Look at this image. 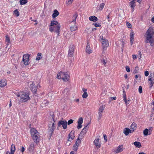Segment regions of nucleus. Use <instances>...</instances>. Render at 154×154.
Wrapping results in <instances>:
<instances>
[{
    "mask_svg": "<svg viewBox=\"0 0 154 154\" xmlns=\"http://www.w3.org/2000/svg\"><path fill=\"white\" fill-rule=\"evenodd\" d=\"M154 34V30L151 27H149L145 34V42L146 43H149L152 46H153L154 45V39L153 37Z\"/></svg>",
    "mask_w": 154,
    "mask_h": 154,
    "instance_id": "1",
    "label": "nucleus"
},
{
    "mask_svg": "<svg viewBox=\"0 0 154 154\" xmlns=\"http://www.w3.org/2000/svg\"><path fill=\"white\" fill-rule=\"evenodd\" d=\"M54 113L53 112H51L50 115L49 116V118L51 120H52V121L50 122V124H49L48 125V137H49V139H51L54 130V125L55 122V121L54 120Z\"/></svg>",
    "mask_w": 154,
    "mask_h": 154,
    "instance_id": "2",
    "label": "nucleus"
},
{
    "mask_svg": "<svg viewBox=\"0 0 154 154\" xmlns=\"http://www.w3.org/2000/svg\"><path fill=\"white\" fill-rule=\"evenodd\" d=\"M16 95L18 97V100L20 102H25L30 99L29 94L25 92H21L18 94H17Z\"/></svg>",
    "mask_w": 154,
    "mask_h": 154,
    "instance_id": "3",
    "label": "nucleus"
},
{
    "mask_svg": "<svg viewBox=\"0 0 154 154\" xmlns=\"http://www.w3.org/2000/svg\"><path fill=\"white\" fill-rule=\"evenodd\" d=\"M31 133L34 142L36 144L38 143L39 142V133L36 129L32 128L31 129Z\"/></svg>",
    "mask_w": 154,
    "mask_h": 154,
    "instance_id": "4",
    "label": "nucleus"
},
{
    "mask_svg": "<svg viewBox=\"0 0 154 154\" xmlns=\"http://www.w3.org/2000/svg\"><path fill=\"white\" fill-rule=\"evenodd\" d=\"M60 28V24H58L56 26H49V28L50 31L51 32H53L54 30L55 32L58 33V35H59Z\"/></svg>",
    "mask_w": 154,
    "mask_h": 154,
    "instance_id": "5",
    "label": "nucleus"
},
{
    "mask_svg": "<svg viewBox=\"0 0 154 154\" xmlns=\"http://www.w3.org/2000/svg\"><path fill=\"white\" fill-rule=\"evenodd\" d=\"M77 16V15L76 14H75L73 16V20L72 21L71 23H73L74 25L70 26V29L71 31H74L76 30L77 29L76 25H75V23Z\"/></svg>",
    "mask_w": 154,
    "mask_h": 154,
    "instance_id": "6",
    "label": "nucleus"
},
{
    "mask_svg": "<svg viewBox=\"0 0 154 154\" xmlns=\"http://www.w3.org/2000/svg\"><path fill=\"white\" fill-rule=\"evenodd\" d=\"M29 55L28 54H25L23 55L22 61L23 62V63L25 65H29Z\"/></svg>",
    "mask_w": 154,
    "mask_h": 154,
    "instance_id": "7",
    "label": "nucleus"
},
{
    "mask_svg": "<svg viewBox=\"0 0 154 154\" xmlns=\"http://www.w3.org/2000/svg\"><path fill=\"white\" fill-rule=\"evenodd\" d=\"M61 79L64 81H68L69 78V76L67 72H61Z\"/></svg>",
    "mask_w": 154,
    "mask_h": 154,
    "instance_id": "8",
    "label": "nucleus"
},
{
    "mask_svg": "<svg viewBox=\"0 0 154 154\" xmlns=\"http://www.w3.org/2000/svg\"><path fill=\"white\" fill-rule=\"evenodd\" d=\"M67 122L66 121L63 120V119L60 121L58 124V127H60L62 126L63 128L65 129L67 128Z\"/></svg>",
    "mask_w": 154,
    "mask_h": 154,
    "instance_id": "9",
    "label": "nucleus"
},
{
    "mask_svg": "<svg viewBox=\"0 0 154 154\" xmlns=\"http://www.w3.org/2000/svg\"><path fill=\"white\" fill-rule=\"evenodd\" d=\"M74 45L72 44L70 45L69 47L68 53V55L70 57L73 56V54L74 53Z\"/></svg>",
    "mask_w": 154,
    "mask_h": 154,
    "instance_id": "10",
    "label": "nucleus"
},
{
    "mask_svg": "<svg viewBox=\"0 0 154 154\" xmlns=\"http://www.w3.org/2000/svg\"><path fill=\"white\" fill-rule=\"evenodd\" d=\"M103 48L104 50H106L109 45L108 41L106 39H104L101 42Z\"/></svg>",
    "mask_w": 154,
    "mask_h": 154,
    "instance_id": "11",
    "label": "nucleus"
},
{
    "mask_svg": "<svg viewBox=\"0 0 154 154\" xmlns=\"http://www.w3.org/2000/svg\"><path fill=\"white\" fill-rule=\"evenodd\" d=\"M30 88L31 90L33 93H35L37 90V87H36L34 83L33 82L30 85Z\"/></svg>",
    "mask_w": 154,
    "mask_h": 154,
    "instance_id": "12",
    "label": "nucleus"
},
{
    "mask_svg": "<svg viewBox=\"0 0 154 154\" xmlns=\"http://www.w3.org/2000/svg\"><path fill=\"white\" fill-rule=\"evenodd\" d=\"M99 138L97 139H96L94 141V144L97 148H100L101 146V143L99 141Z\"/></svg>",
    "mask_w": 154,
    "mask_h": 154,
    "instance_id": "13",
    "label": "nucleus"
},
{
    "mask_svg": "<svg viewBox=\"0 0 154 154\" xmlns=\"http://www.w3.org/2000/svg\"><path fill=\"white\" fill-rule=\"evenodd\" d=\"M83 121V119L82 117H80L79 119L77 122L78 124L77 128L78 129H79L82 128V123Z\"/></svg>",
    "mask_w": 154,
    "mask_h": 154,
    "instance_id": "14",
    "label": "nucleus"
},
{
    "mask_svg": "<svg viewBox=\"0 0 154 154\" xmlns=\"http://www.w3.org/2000/svg\"><path fill=\"white\" fill-rule=\"evenodd\" d=\"M123 150V146L122 145H119L115 151L116 153H118L121 152Z\"/></svg>",
    "mask_w": 154,
    "mask_h": 154,
    "instance_id": "15",
    "label": "nucleus"
},
{
    "mask_svg": "<svg viewBox=\"0 0 154 154\" xmlns=\"http://www.w3.org/2000/svg\"><path fill=\"white\" fill-rule=\"evenodd\" d=\"M134 35L133 31L131 30L130 33V42L131 45H132L133 43Z\"/></svg>",
    "mask_w": 154,
    "mask_h": 154,
    "instance_id": "16",
    "label": "nucleus"
},
{
    "mask_svg": "<svg viewBox=\"0 0 154 154\" xmlns=\"http://www.w3.org/2000/svg\"><path fill=\"white\" fill-rule=\"evenodd\" d=\"M86 52L88 54H90L92 52V50L91 49L90 45L88 42L87 44L86 49Z\"/></svg>",
    "mask_w": 154,
    "mask_h": 154,
    "instance_id": "17",
    "label": "nucleus"
},
{
    "mask_svg": "<svg viewBox=\"0 0 154 154\" xmlns=\"http://www.w3.org/2000/svg\"><path fill=\"white\" fill-rule=\"evenodd\" d=\"M123 133L126 136H127L129 133H131L132 132L131 130L130 129L125 128L124 130Z\"/></svg>",
    "mask_w": 154,
    "mask_h": 154,
    "instance_id": "18",
    "label": "nucleus"
},
{
    "mask_svg": "<svg viewBox=\"0 0 154 154\" xmlns=\"http://www.w3.org/2000/svg\"><path fill=\"white\" fill-rule=\"evenodd\" d=\"M59 14V12L58 11L55 9L53 11V13L52 15V17L53 18H54L57 17Z\"/></svg>",
    "mask_w": 154,
    "mask_h": 154,
    "instance_id": "19",
    "label": "nucleus"
},
{
    "mask_svg": "<svg viewBox=\"0 0 154 154\" xmlns=\"http://www.w3.org/2000/svg\"><path fill=\"white\" fill-rule=\"evenodd\" d=\"M87 89L83 88H82V91L84 92V94L82 95V97L83 98H86L88 96L87 93L86 92Z\"/></svg>",
    "mask_w": 154,
    "mask_h": 154,
    "instance_id": "20",
    "label": "nucleus"
},
{
    "mask_svg": "<svg viewBox=\"0 0 154 154\" xmlns=\"http://www.w3.org/2000/svg\"><path fill=\"white\" fill-rule=\"evenodd\" d=\"M89 20L91 21L96 22L97 21L98 19L97 17L94 16H93L90 17H89Z\"/></svg>",
    "mask_w": 154,
    "mask_h": 154,
    "instance_id": "21",
    "label": "nucleus"
},
{
    "mask_svg": "<svg viewBox=\"0 0 154 154\" xmlns=\"http://www.w3.org/2000/svg\"><path fill=\"white\" fill-rule=\"evenodd\" d=\"M34 143H32L29 148V151L30 152H32L34 149Z\"/></svg>",
    "mask_w": 154,
    "mask_h": 154,
    "instance_id": "22",
    "label": "nucleus"
},
{
    "mask_svg": "<svg viewBox=\"0 0 154 154\" xmlns=\"http://www.w3.org/2000/svg\"><path fill=\"white\" fill-rule=\"evenodd\" d=\"M6 85V83L4 80H0V87H2Z\"/></svg>",
    "mask_w": 154,
    "mask_h": 154,
    "instance_id": "23",
    "label": "nucleus"
},
{
    "mask_svg": "<svg viewBox=\"0 0 154 154\" xmlns=\"http://www.w3.org/2000/svg\"><path fill=\"white\" fill-rule=\"evenodd\" d=\"M135 0H133L129 3V5L131 7L133 10L134 8L135 7V4L134 1Z\"/></svg>",
    "mask_w": 154,
    "mask_h": 154,
    "instance_id": "24",
    "label": "nucleus"
},
{
    "mask_svg": "<svg viewBox=\"0 0 154 154\" xmlns=\"http://www.w3.org/2000/svg\"><path fill=\"white\" fill-rule=\"evenodd\" d=\"M58 24H60L57 21L53 20L51 21V24L50 26H56Z\"/></svg>",
    "mask_w": 154,
    "mask_h": 154,
    "instance_id": "25",
    "label": "nucleus"
},
{
    "mask_svg": "<svg viewBox=\"0 0 154 154\" xmlns=\"http://www.w3.org/2000/svg\"><path fill=\"white\" fill-rule=\"evenodd\" d=\"M104 106L103 105H102L100 106L98 109V112L102 113L104 109Z\"/></svg>",
    "mask_w": 154,
    "mask_h": 154,
    "instance_id": "26",
    "label": "nucleus"
},
{
    "mask_svg": "<svg viewBox=\"0 0 154 154\" xmlns=\"http://www.w3.org/2000/svg\"><path fill=\"white\" fill-rule=\"evenodd\" d=\"M75 131L73 130L72 131L70 134H69V139H73V138L74 137V133Z\"/></svg>",
    "mask_w": 154,
    "mask_h": 154,
    "instance_id": "27",
    "label": "nucleus"
},
{
    "mask_svg": "<svg viewBox=\"0 0 154 154\" xmlns=\"http://www.w3.org/2000/svg\"><path fill=\"white\" fill-rule=\"evenodd\" d=\"M88 125H87L82 130V131H81L80 133V134H85L87 130L88 129Z\"/></svg>",
    "mask_w": 154,
    "mask_h": 154,
    "instance_id": "28",
    "label": "nucleus"
},
{
    "mask_svg": "<svg viewBox=\"0 0 154 154\" xmlns=\"http://www.w3.org/2000/svg\"><path fill=\"white\" fill-rule=\"evenodd\" d=\"M134 145L137 147L140 148L141 147V145L140 142L135 141L134 143Z\"/></svg>",
    "mask_w": 154,
    "mask_h": 154,
    "instance_id": "29",
    "label": "nucleus"
},
{
    "mask_svg": "<svg viewBox=\"0 0 154 154\" xmlns=\"http://www.w3.org/2000/svg\"><path fill=\"white\" fill-rule=\"evenodd\" d=\"M105 5V4L104 3H101L98 7V10L101 11L104 8Z\"/></svg>",
    "mask_w": 154,
    "mask_h": 154,
    "instance_id": "30",
    "label": "nucleus"
},
{
    "mask_svg": "<svg viewBox=\"0 0 154 154\" xmlns=\"http://www.w3.org/2000/svg\"><path fill=\"white\" fill-rule=\"evenodd\" d=\"M131 128L132 129V130L133 131H134L136 129V124L134 123H132V124L130 126Z\"/></svg>",
    "mask_w": 154,
    "mask_h": 154,
    "instance_id": "31",
    "label": "nucleus"
},
{
    "mask_svg": "<svg viewBox=\"0 0 154 154\" xmlns=\"http://www.w3.org/2000/svg\"><path fill=\"white\" fill-rule=\"evenodd\" d=\"M119 45H121V47L122 48V51H123V48L124 47L125 43L124 41L122 40H121L119 41Z\"/></svg>",
    "mask_w": 154,
    "mask_h": 154,
    "instance_id": "32",
    "label": "nucleus"
},
{
    "mask_svg": "<svg viewBox=\"0 0 154 154\" xmlns=\"http://www.w3.org/2000/svg\"><path fill=\"white\" fill-rule=\"evenodd\" d=\"M41 56L42 53H38L37 54V56L36 58V60H38L41 59L42 57H41Z\"/></svg>",
    "mask_w": 154,
    "mask_h": 154,
    "instance_id": "33",
    "label": "nucleus"
},
{
    "mask_svg": "<svg viewBox=\"0 0 154 154\" xmlns=\"http://www.w3.org/2000/svg\"><path fill=\"white\" fill-rule=\"evenodd\" d=\"M27 2V0H20V2L21 5H25Z\"/></svg>",
    "mask_w": 154,
    "mask_h": 154,
    "instance_id": "34",
    "label": "nucleus"
},
{
    "mask_svg": "<svg viewBox=\"0 0 154 154\" xmlns=\"http://www.w3.org/2000/svg\"><path fill=\"white\" fill-rule=\"evenodd\" d=\"M15 150V147L14 144H12L11 148V152H14Z\"/></svg>",
    "mask_w": 154,
    "mask_h": 154,
    "instance_id": "35",
    "label": "nucleus"
},
{
    "mask_svg": "<svg viewBox=\"0 0 154 154\" xmlns=\"http://www.w3.org/2000/svg\"><path fill=\"white\" fill-rule=\"evenodd\" d=\"M149 130L147 128L144 129L143 131V133L144 135L147 136L148 134Z\"/></svg>",
    "mask_w": 154,
    "mask_h": 154,
    "instance_id": "36",
    "label": "nucleus"
},
{
    "mask_svg": "<svg viewBox=\"0 0 154 154\" xmlns=\"http://www.w3.org/2000/svg\"><path fill=\"white\" fill-rule=\"evenodd\" d=\"M98 120L99 121L100 119L103 116L102 113H99L98 112Z\"/></svg>",
    "mask_w": 154,
    "mask_h": 154,
    "instance_id": "37",
    "label": "nucleus"
},
{
    "mask_svg": "<svg viewBox=\"0 0 154 154\" xmlns=\"http://www.w3.org/2000/svg\"><path fill=\"white\" fill-rule=\"evenodd\" d=\"M6 42L8 43V44L10 43V39L9 37H8V35H6V39H5Z\"/></svg>",
    "mask_w": 154,
    "mask_h": 154,
    "instance_id": "38",
    "label": "nucleus"
},
{
    "mask_svg": "<svg viewBox=\"0 0 154 154\" xmlns=\"http://www.w3.org/2000/svg\"><path fill=\"white\" fill-rule=\"evenodd\" d=\"M49 103V102L47 100H45L42 103V105H45V106H47Z\"/></svg>",
    "mask_w": 154,
    "mask_h": 154,
    "instance_id": "39",
    "label": "nucleus"
},
{
    "mask_svg": "<svg viewBox=\"0 0 154 154\" xmlns=\"http://www.w3.org/2000/svg\"><path fill=\"white\" fill-rule=\"evenodd\" d=\"M93 25H94L96 27H100L101 26L100 24L97 23H93Z\"/></svg>",
    "mask_w": 154,
    "mask_h": 154,
    "instance_id": "40",
    "label": "nucleus"
},
{
    "mask_svg": "<svg viewBox=\"0 0 154 154\" xmlns=\"http://www.w3.org/2000/svg\"><path fill=\"white\" fill-rule=\"evenodd\" d=\"M125 102V103L126 105L127 106L129 104L130 102V100L129 99V98L128 99V100H127L126 99L125 100H124Z\"/></svg>",
    "mask_w": 154,
    "mask_h": 154,
    "instance_id": "41",
    "label": "nucleus"
},
{
    "mask_svg": "<svg viewBox=\"0 0 154 154\" xmlns=\"http://www.w3.org/2000/svg\"><path fill=\"white\" fill-rule=\"evenodd\" d=\"M14 14L16 15V16L18 17L19 16V12L18 11L17 9L15 10L14 11Z\"/></svg>",
    "mask_w": 154,
    "mask_h": 154,
    "instance_id": "42",
    "label": "nucleus"
},
{
    "mask_svg": "<svg viewBox=\"0 0 154 154\" xmlns=\"http://www.w3.org/2000/svg\"><path fill=\"white\" fill-rule=\"evenodd\" d=\"M78 146H75L74 145L73 147V149L75 151H77V149L78 148Z\"/></svg>",
    "mask_w": 154,
    "mask_h": 154,
    "instance_id": "43",
    "label": "nucleus"
},
{
    "mask_svg": "<svg viewBox=\"0 0 154 154\" xmlns=\"http://www.w3.org/2000/svg\"><path fill=\"white\" fill-rule=\"evenodd\" d=\"M126 25L128 28H131L132 25L131 24L127 22L126 23Z\"/></svg>",
    "mask_w": 154,
    "mask_h": 154,
    "instance_id": "44",
    "label": "nucleus"
},
{
    "mask_svg": "<svg viewBox=\"0 0 154 154\" xmlns=\"http://www.w3.org/2000/svg\"><path fill=\"white\" fill-rule=\"evenodd\" d=\"M73 120L72 119H70L68 121L67 123L68 125H69L70 124L72 123H73Z\"/></svg>",
    "mask_w": 154,
    "mask_h": 154,
    "instance_id": "45",
    "label": "nucleus"
},
{
    "mask_svg": "<svg viewBox=\"0 0 154 154\" xmlns=\"http://www.w3.org/2000/svg\"><path fill=\"white\" fill-rule=\"evenodd\" d=\"M150 85V88H151L153 84H154V81L153 80V81H151L149 83Z\"/></svg>",
    "mask_w": 154,
    "mask_h": 154,
    "instance_id": "46",
    "label": "nucleus"
},
{
    "mask_svg": "<svg viewBox=\"0 0 154 154\" xmlns=\"http://www.w3.org/2000/svg\"><path fill=\"white\" fill-rule=\"evenodd\" d=\"M138 69V67L137 66L136 67L135 69H134L133 71V73L134 74H136L137 72V70H138V69Z\"/></svg>",
    "mask_w": 154,
    "mask_h": 154,
    "instance_id": "47",
    "label": "nucleus"
},
{
    "mask_svg": "<svg viewBox=\"0 0 154 154\" xmlns=\"http://www.w3.org/2000/svg\"><path fill=\"white\" fill-rule=\"evenodd\" d=\"M57 78V79H61V72L58 73Z\"/></svg>",
    "mask_w": 154,
    "mask_h": 154,
    "instance_id": "48",
    "label": "nucleus"
},
{
    "mask_svg": "<svg viewBox=\"0 0 154 154\" xmlns=\"http://www.w3.org/2000/svg\"><path fill=\"white\" fill-rule=\"evenodd\" d=\"M139 91L140 94H141L142 93V88L141 86H140L139 87Z\"/></svg>",
    "mask_w": 154,
    "mask_h": 154,
    "instance_id": "49",
    "label": "nucleus"
},
{
    "mask_svg": "<svg viewBox=\"0 0 154 154\" xmlns=\"http://www.w3.org/2000/svg\"><path fill=\"white\" fill-rule=\"evenodd\" d=\"M126 70L127 72H129L130 71V67L128 66H126L125 67Z\"/></svg>",
    "mask_w": 154,
    "mask_h": 154,
    "instance_id": "50",
    "label": "nucleus"
},
{
    "mask_svg": "<svg viewBox=\"0 0 154 154\" xmlns=\"http://www.w3.org/2000/svg\"><path fill=\"white\" fill-rule=\"evenodd\" d=\"M101 62L104 65H105L106 63V61L104 59H103L101 60Z\"/></svg>",
    "mask_w": 154,
    "mask_h": 154,
    "instance_id": "51",
    "label": "nucleus"
},
{
    "mask_svg": "<svg viewBox=\"0 0 154 154\" xmlns=\"http://www.w3.org/2000/svg\"><path fill=\"white\" fill-rule=\"evenodd\" d=\"M103 137L104 138V140L105 141H107V137L106 136V135L105 134H104L103 135Z\"/></svg>",
    "mask_w": 154,
    "mask_h": 154,
    "instance_id": "52",
    "label": "nucleus"
},
{
    "mask_svg": "<svg viewBox=\"0 0 154 154\" xmlns=\"http://www.w3.org/2000/svg\"><path fill=\"white\" fill-rule=\"evenodd\" d=\"M105 38H103V36H100V40L101 41V42L102 41H103L104 39H106Z\"/></svg>",
    "mask_w": 154,
    "mask_h": 154,
    "instance_id": "53",
    "label": "nucleus"
},
{
    "mask_svg": "<svg viewBox=\"0 0 154 154\" xmlns=\"http://www.w3.org/2000/svg\"><path fill=\"white\" fill-rule=\"evenodd\" d=\"M144 74H145V75L146 76H148L149 74V73L148 71H145V72H144Z\"/></svg>",
    "mask_w": 154,
    "mask_h": 154,
    "instance_id": "54",
    "label": "nucleus"
},
{
    "mask_svg": "<svg viewBox=\"0 0 154 154\" xmlns=\"http://www.w3.org/2000/svg\"><path fill=\"white\" fill-rule=\"evenodd\" d=\"M73 0H69L67 4L68 5L71 4L73 2Z\"/></svg>",
    "mask_w": 154,
    "mask_h": 154,
    "instance_id": "55",
    "label": "nucleus"
},
{
    "mask_svg": "<svg viewBox=\"0 0 154 154\" xmlns=\"http://www.w3.org/2000/svg\"><path fill=\"white\" fill-rule=\"evenodd\" d=\"M24 150H25L24 148L22 146V148H21V149L20 150L21 152H24Z\"/></svg>",
    "mask_w": 154,
    "mask_h": 154,
    "instance_id": "56",
    "label": "nucleus"
},
{
    "mask_svg": "<svg viewBox=\"0 0 154 154\" xmlns=\"http://www.w3.org/2000/svg\"><path fill=\"white\" fill-rule=\"evenodd\" d=\"M110 98H111V100H115L116 99V97H111Z\"/></svg>",
    "mask_w": 154,
    "mask_h": 154,
    "instance_id": "57",
    "label": "nucleus"
},
{
    "mask_svg": "<svg viewBox=\"0 0 154 154\" xmlns=\"http://www.w3.org/2000/svg\"><path fill=\"white\" fill-rule=\"evenodd\" d=\"M133 58L134 60L136 59V58H137L136 56L135 55H133Z\"/></svg>",
    "mask_w": 154,
    "mask_h": 154,
    "instance_id": "58",
    "label": "nucleus"
},
{
    "mask_svg": "<svg viewBox=\"0 0 154 154\" xmlns=\"http://www.w3.org/2000/svg\"><path fill=\"white\" fill-rule=\"evenodd\" d=\"M138 77H140V78H141V76H140V75H135V78L136 79H137Z\"/></svg>",
    "mask_w": 154,
    "mask_h": 154,
    "instance_id": "59",
    "label": "nucleus"
},
{
    "mask_svg": "<svg viewBox=\"0 0 154 154\" xmlns=\"http://www.w3.org/2000/svg\"><path fill=\"white\" fill-rule=\"evenodd\" d=\"M124 100H125L126 99V96L125 94L123 95Z\"/></svg>",
    "mask_w": 154,
    "mask_h": 154,
    "instance_id": "60",
    "label": "nucleus"
},
{
    "mask_svg": "<svg viewBox=\"0 0 154 154\" xmlns=\"http://www.w3.org/2000/svg\"><path fill=\"white\" fill-rule=\"evenodd\" d=\"M79 143H78V142H77V141H76L75 143V144L74 145H75V146H79Z\"/></svg>",
    "mask_w": 154,
    "mask_h": 154,
    "instance_id": "61",
    "label": "nucleus"
},
{
    "mask_svg": "<svg viewBox=\"0 0 154 154\" xmlns=\"http://www.w3.org/2000/svg\"><path fill=\"white\" fill-rule=\"evenodd\" d=\"M151 20L152 22L154 23V16L151 19Z\"/></svg>",
    "mask_w": 154,
    "mask_h": 154,
    "instance_id": "62",
    "label": "nucleus"
},
{
    "mask_svg": "<svg viewBox=\"0 0 154 154\" xmlns=\"http://www.w3.org/2000/svg\"><path fill=\"white\" fill-rule=\"evenodd\" d=\"M152 127H150L149 128V131H152Z\"/></svg>",
    "mask_w": 154,
    "mask_h": 154,
    "instance_id": "63",
    "label": "nucleus"
},
{
    "mask_svg": "<svg viewBox=\"0 0 154 154\" xmlns=\"http://www.w3.org/2000/svg\"><path fill=\"white\" fill-rule=\"evenodd\" d=\"M153 80L154 81V79H152L151 78H150L148 79L149 81H150L151 82L152 81H153Z\"/></svg>",
    "mask_w": 154,
    "mask_h": 154,
    "instance_id": "64",
    "label": "nucleus"
}]
</instances>
